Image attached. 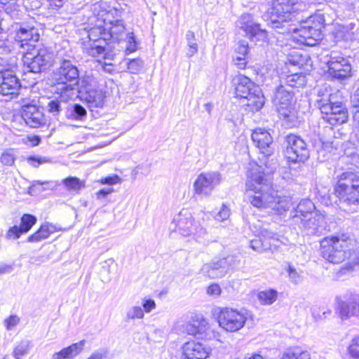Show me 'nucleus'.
Listing matches in <instances>:
<instances>
[{"label":"nucleus","instance_id":"44","mask_svg":"<svg viewBox=\"0 0 359 359\" xmlns=\"http://www.w3.org/2000/svg\"><path fill=\"white\" fill-rule=\"evenodd\" d=\"M36 218L35 216L29 214H25L21 217L20 228L24 233L28 232L36 224Z\"/></svg>","mask_w":359,"mask_h":359},{"label":"nucleus","instance_id":"57","mask_svg":"<svg viewBox=\"0 0 359 359\" xmlns=\"http://www.w3.org/2000/svg\"><path fill=\"white\" fill-rule=\"evenodd\" d=\"M207 294L214 297H217L220 295L222 289L217 283H212L207 287Z\"/></svg>","mask_w":359,"mask_h":359},{"label":"nucleus","instance_id":"7","mask_svg":"<svg viewBox=\"0 0 359 359\" xmlns=\"http://www.w3.org/2000/svg\"><path fill=\"white\" fill-rule=\"evenodd\" d=\"M78 93L90 108H101L104 103L105 95L97 79L90 75H85L79 79Z\"/></svg>","mask_w":359,"mask_h":359},{"label":"nucleus","instance_id":"59","mask_svg":"<svg viewBox=\"0 0 359 359\" xmlns=\"http://www.w3.org/2000/svg\"><path fill=\"white\" fill-rule=\"evenodd\" d=\"M142 306L144 312L149 313L156 308L155 301L151 299H144Z\"/></svg>","mask_w":359,"mask_h":359},{"label":"nucleus","instance_id":"52","mask_svg":"<svg viewBox=\"0 0 359 359\" xmlns=\"http://www.w3.org/2000/svg\"><path fill=\"white\" fill-rule=\"evenodd\" d=\"M287 271L288 273L289 279L292 283L298 284L302 280L301 274L294 266L289 265Z\"/></svg>","mask_w":359,"mask_h":359},{"label":"nucleus","instance_id":"27","mask_svg":"<svg viewBox=\"0 0 359 359\" xmlns=\"http://www.w3.org/2000/svg\"><path fill=\"white\" fill-rule=\"evenodd\" d=\"M303 226L308 229L309 233L316 234L321 232L325 223L324 217L321 215H318L316 212L311 215L310 217L306 218H302Z\"/></svg>","mask_w":359,"mask_h":359},{"label":"nucleus","instance_id":"39","mask_svg":"<svg viewBox=\"0 0 359 359\" xmlns=\"http://www.w3.org/2000/svg\"><path fill=\"white\" fill-rule=\"evenodd\" d=\"M62 184L67 190L77 193L85 187V182L76 177H68L64 179Z\"/></svg>","mask_w":359,"mask_h":359},{"label":"nucleus","instance_id":"36","mask_svg":"<svg viewBox=\"0 0 359 359\" xmlns=\"http://www.w3.org/2000/svg\"><path fill=\"white\" fill-rule=\"evenodd\" d=\"M315 209L313 203L309 199H304L299 202L296 208L295 217H303L306 218L309 215H313Z\"/></svg>","mask_w":359,"mask_h":359},{"label":"nucleus","instance_id":"58","mask_svg":"<svg viewBox=\"0 0 359 359\" xmlns=\"http://www.w3.org/2000/svg\"><path fill=\"white\" fill-rule=\"evenodd\" d=\"M120 182H121V179L116 175H111V176H107L106 177L102 178L100 180V182L101 184H109V185L116 184L119 183Z\"/></svg>","mask_w":359,"mask_h":359},{"label":"nucleus","instance_id":"48","mask_svg":"<svg viewBox=\"0 0 359 359\" xmlns=\"http://www.w3.org/2000/svg\"><path fill=\"white\" fill-rule=\"evenodd\" d=\"M60 102L61 101L58 98L50 100L47 105L48 111L53 116L58 115L62 110Z\"/></svg>","mask_w":359,"mask_h":359},{"label":"nucleus","instance_id":"29","mask_svg":"<svg viewBox=\"0 0 359 359\" xmlns=\"http://www.w3.org/2000/svg\"><path fill=\"white\" fill-rule=\"evenodd\" d=\"M247 42L244 39H239L235 49L233 62L235 65L240 69H245L247 65Z\"/></svg>","mask_w":359,"mask_h":359},{"label":"nucleus","instance_id":"38","mask_svg":"<svg viewBox=\"0 0 359 359\" xmlns=\"http://www.w3.org/2000/svg\"><path fill=\"white\" fill-rule=\"evenodd\" d=\"M278 298V292L273 289L260 291L257 294V299L262 305H271Z\"/></svg>","mask_w":359,"mask_h":359},{"label":"nucleus","instance_id":"6","mask_svg":"<svg viewBox=\"0 0 359 359\" xmlns=\"http://www.w3.org/2000/svg\"><path fill=\"white\" fill-rule=\"evenodd\" d=\"M318 108L324 114L323 118L331 125L342 124L348 120V111L336 96L327 88L320 90L316 100Z\"/></svg>","mask_w":359,"mask_h":359},{"label":"nucleus","instance_id":"41","mask_svg":"<svg viewBox=\"0 0 359 359\" xmlns=\"http://www.w3.org/2000/svg\"><path fill=\"white\" fill-rule=\"evenodd\" d=\"M351 102L353 107V124H359V88L352 95Z\"/></svg>","mask_w":359,"mask_h":359},{"label":"nucleus","instance_id":"23","mask_svg":"<svg viewBox=\"0 0 359 359\" xmlns=\"http://www.w3.org/2000/svg\"><path fill=\"white\" fill-rule=\"evenodd\" d=\"M22 118L30 128H39L46 123L44 114L38 106H30L22 111Z\"/></svg>","mask_w":359,"mask_h":359},{"label":"nucleus","instance_id":"63","mask_svg":"<svg viewBox=\"0 0 359 359\" xmlns=\"http://www.w3.org/2000/svg\"><path fill=\"white\" fill-rule=\"evenodd\" d=\"M19 102L22 107V111L25 109L26 108H28L30 106H37L34 103V100L30 101V100L28 98H22L20 99Z\"/></svg>","mask_w":359,"mask_h":359},{"label":"nucleus","instance_id":"12","mask_svg":"<svg viewBox=\"0 0 359 359\" xmlns=\"http://www.w3.org/2000/svg\"><path fill=\"white\" fill-rule=\"evenodd\" d=\"M328 67V73L334 78L344 79L351 75L349 61L337 52L332 51L324 57Z\"/></svg>","mask_w":359,"mask_h":359},{"label":"nucleus","instance_id":"26","mask_svg":"<svg viewBox=\"0 0 359 359\" xmlns=\"http://www.w3.org/2000/svg\"><path fill=\"white\" fill-rule=\"evenodd\" d=\"M248 39L254 45L263 46L268 42L267 32L258 24L248 25Z\"/></svg>","mask_w":359,"mask_h":359},{"label":"nucleus","instance_id":"45","mask_svg":"<svg viewBox=\"0 0 359 359\" xmlns=\"http://www.w3.org/2000/svg\"><path fill=\"white\" fill-rule=\"evenodd\" d=\"M144 316L143 309L139 306L130 307L126 312V318L128 320L142 319Z\"/></svg>","mask_w":359,"mask_h":359},{"label":"nucleus","instance_id":"56","mask_svg":"<svg viewBox=\"0 0 359 359\" xmlns=\"http://www.w3.org/2000/svg\"><path fill=\"white\" fill-rule=\"evenodd\" d=\"M15 158L13 154L9 151H5L1 156V162L8 166H11L14 163Z\"/></svg>","mask_w":359,"mask_h":359},{"label":"nucleus","instance_id":"61","mask_svg":"<svg viewBox=\"0 0 359 359\" xmlns=\"http://www.w3.org/2000/svg\"><path fill=\"white\" fill-rule=\"evenodd\" d=\"M114 191L113 188L102 189L96 192L97 199L101 200L105 198L107 195L111 194Z\"/></svg>","mask_w":359,"mask_h":359},{"label":"nucleus","instance_id":"60","mask_svg":"<svg viewBox=\"0 0 359 359\" xmlns=\"http://www.w3.org/2000/svg\"><path fill=\"white\" fill-rule=\"evenodd\" d=\"M108 351L106 349H99L90 355L87 359H103L107 357Z\"/></svg>","mask_w":359,"mask_h":359},{"label":"nucleus","instance_id":"46","mask_svg":"<svg viewBox=\"0 0 359 359\" xmlns=\"http://www.w3.org/2000/svg\"><path fill=\"white\" fill-rule=\"evenodd\" d=\"M348 359H359V337L352 339L348 347Z\"/></svg>","mask_w":359,"mask_h":359},{"label":"nucleus","instance_id":"30","mask_svg":"<svg viewBox=\"0 0 359 359\" xmlns=\"http://www.w3.org/2000/svg\"><path fill=\"white\" fill-rule=\"evenodd\" d=\"M288 46H290L287 41L285 46L283 47V52L287 55V62L285 63L287 65L301 68L304 63V59L302 57V55L301 54L300 51L297 50L298 48H294V46H292L293 50L291 52L287 53V50H289Z\"/></svg>","mask_w":359,"mask_h":359},{"label":"nucleus","instance_id":"22","mask_svg":"<svg viewBox=\"0 0 359 359\" xmlns=\"http://www.w3.org/2000/svg\"><path fill=\"white\" fill-rule=\"evenodd\" d=\"M210 326L208 320L201 315L192 318L191 323L187 325L186 332L188 334L198 338H208Z\"/></svg>","mask_w":359,"mask_h":359},{"label":"nucleus","instance_id":"10","mask_svg":"<svg viewBox=\"0 0 359 359\" xmlns=\"http://www.w3.org/2000/svg\"><path fill=\"white\" fill-rule=\"evenodd\" d=\"M250 76H248V107L259 111L265 103V97L259 84L264 81V74L255 67L250 68Z\"/></svg>","mask_w":359,"mask_h":359},{"label":"nucleus","instance_id":"4","mask_svg":"<svg viewBox=\"0 0 359 359\" xmlns=\"http://www.w3.org/2000/svg\"><path fill=\"white\" fill-rule=\"evenodd\" d=\"M354 243L344 234L325 237L320 241V255L330 263L340 264L351 257Z\"/></svg>","mask_w":359,"mask_h":359},{"label":"nucleus","instance_id":"33","mask_svg":"<svg viewBox=\"0 0 359 359\" xmlns=\"http://www.w3.org/2000/svg\"><path fill=\"white\" fill-rule=\"evenodd\" d=\"M234 93L236 97L247 98V76L238 74L233 79Z\"/></svg>","mask_w":359,"mask_h":359},{"label":"nucleus","instance_id":"20","mask_svg":"<svg viewBox=\"0 0 359 359\" xmlns=\"http://www.w3.org/2000/svg\"><path fill=\"white\" fill-rule=\"evenodd\" d=\"M21 88L20 80L15 74L4 73L0 74V94L13 97L18 95Z\"/></svg>","mask_w":359,"mask_h":359},{"label":"nucleus","instance_id":"53","mask_svg":"<svg viewBox=\"0 0 359 359\" xmlns=\"http://www.w3.org/2000/svg\"><path fill=\"white\" fill-rule=\"evenodd\" d=\"M236 27L238 32L236 35L245 36L247 35V22L245 21V16L242 15L238 20L236 22Z\"/></svg>","mask_w":359,"mask_h":359},{"label":"nucleus","instance_id":"50","mask_svg":"<svg viewBox=\"0 0 359 359\" xmlns=\"http://www.w3.org/2000/svg\"><path fill=\"white\" fill-rule=\"evenodd\" d=\"M143 67V61L140 58L131 60L128 63V69L132 74H137Z\"/></svg>","mask_w":359,"mask_h":359},{"label":"nucleus","instance_id":"49","mask_svg":"<svg viewBox=\"0 0 359 359\" xmlns=\"http://www.w3.org/2000/svg\"><path fill=\"white\" fill-rule=\"evenodd\" d=\"M27 163L35 168L39 167L40 165L49 163L50 160L48 157L45 156H32L27 158Z\"/></svg>","mask_w":359,"mask_h":359},{"label":"nucleus","instance_id":"31","mask_svg":"<svg viewBox=\"0 0 359 359\" xmlns=\"http://www.w3.org/2000/svg\"><path fill=\"white\" fill-rule=\"evenodd\" d=\"M86 115V109L79 104H70L65 111L66 118L72 121H83Z\"/></svg>","mask_w":359,"mask_h":359},{"label":"nucleus","instance_id":"55","mask_svg":"<svg viewBox=\"0 0 359 359\" xmlns=\"http://www.w3.org/2000/svg\"><path fill=\"white\" fill-rule=\"evenodd\" d=\"M25 233L24 231H22L20 226H13L11 227L8 231L6 233V238H14L17 239L19 238L20 235Z\"/></svg>","mask_w":359,"mask_h":359},{"label":"nucleus","instance_id":"51","mask_svg":"<svg viewBox=\"0 0 359 359\" xmlns=\"http://www.w3.org/2000/svg\"><path fill=\"white\" fill-rule=\"evenodd\" d=\"M230 209L226 205L223 204L219 212L215 216V219L218 222H224L230 217Z\"/></svg>","mask_w":359,"mask_h":359},{"label":"nucleus","instance_id":"28","mask_svg":"<svg viewBox=\"0 0 359 359\" xmlns=\"http://www.w3.org/2000/svg\"><path fill=\"white\" fill-rule=\"evenodd\" d=\"M339 316L342 320L355 316L359 318V298H355L349 302H341L339 308Z\"/></svg>","mask_w":359,"mask_h":359},{"label":"nucleus","instance_id":"5","mask_svg":"<svg viewBox=\"0 0 359 359\" xmlns=\"http://www.w3.org/2000/svg\"><path fill=\"white\" fill-rule=\"evenodd\" d=\"M334 194L343 208L355 210L359 205V175L353 172H344L334 187Z\"/></svg>","mask_w":359,"mask_h":359},{"label":"nucleus","instance_id":"54","mask_svg":"<svg viewBox=\"0 0 359 359\" xmlns=\"http://www.w3.org/2000/svg\"><path fill=\"white\" fill-rule=\"evenodd\" d=\"M19 323L20 318L16 315H11L4 320V325L8 330H13Z\"/></svg>","mask_w":359,"mask_h":359},{"label":"nucleus","instance_id":"3","mask_svg":"<svg viewBox=\"0 0 359 359\" xmlns=\"http://www.w3.org/2000/svg\"><path fill=\"white\" fill-rule=\"evenodd\" d=\"M273 103L276 107L279 118L287 128L296 127L300 120L295 107L296 101L292 89L283 85L278 86L274 92Z\"/></svg>","mask_w":359,"mask_h":359},{"label":"nucleus","instance_id":"2","mask_svg":"<svg viewBox=\"0 0 359 359\" xmlns=\"http://www.w3.org/2000/svg\"><path fill=\"white\" fill-rule=\"evenodd\" d=\"M248 199L257 208H271L278 214L287 210L291 205L289 196H281L272 183L271 172L266 165L248 162Z\"/></svg>","mask_w":359,"mask_h":359},{"label":"nucleus","instance_id":"9","mask_svg":"<svg viewBox=\"0 0 359 359\" xmlns=\"http://www.w3.org/2000/svg\"><path fill=\"white\" fill-rule=\"evenodd\" d=\"M170 230L177 231L184 236L198 234L199 236L206 234V230L194 223V218L188 210H183L176 215L169 226Z\"/></svg>","mask_w":359,"mask_h":359},{"label":"nucleus","instance_id":"24","mask_svg":"<svg viewBox=\"0 0 359 359\" xmlns=\"http://www.w3.org/2000/svg\"><path fill=\"white\" fill-rule=\"evenodd\" d=\"M251 139L255 145L258 147L263 154L269 155L271 153L270 145L273 140L269 133L264 128H256L251 135Z\"/></svg>","mask_w":359,"mask_h":359},{"label":"nucleus","instance_id":"43","mask_svg":"<svg viewBox=\"0 0 359 359\" xmlns=\"http://www.w3.org/2000/svg\"><path fill=\"white\" fill-rule=\"evenodd\" d=\"M29 350V341H22L14 348L13 355L15 359H21L22 357L27 355Z\"/></svg>","mask_w":359,"mask_h":359},{"label":"nucleus","instance_id":"62","mask_svg":"<svg viewBox=\"0 0 359 359\" xmlns=\"http://www.w3.org/2000/svg\"><path fill=\"white\" fill-rule=\"evenodd\" d=\"M114 56H115V53H113L112 51L107 50V48L104 46V52L103 53L100 54L97 57H102V59H104V61H106V60L111 61L114 60Z\"/></svg>","mask_w":359,"mask_h":359},{"label":"nucleus","instance_id":"19","mask_svg":"<svg viewBox=\"0 0 359 359\" xmlns=\"http://www.w3.org/2000/svg\"><path fill=\"white\" fill-rule=\"evenodd\" d=\"M54 79L58 84H65L75 81L78 86L79 82V72L77 67L69 60H63L60 67L54 73Z\"/></svg>","mask_w":359,"mask_h":359},{"label":"nucleus","instance_id":"11","mask_svg":"<svg viewBox=\"0 0 359 359\" xmlns=\"http://www.w3.org/2000/svg\"><path fill=\"white\" fill-rule=\"evenodd\" d=\"M286 141L285 155L289 161L304 162L309 158V150L302 138L294 134H290L286 137Z\"/></svg>","mask_w":359,"mask_h":359},{"label":"nucleus","instance_id":"47","mask_svg":"<svg viewBox=\"0 0 359 359\" xmlns=\"http://www.w3.org/2000/svg\"><path fill=\"white\" fill-rule=\"evenodd\" d=\"M123 40L126 41V51L128 53L135 52L137 48V43L133 32H128L126 34Z\"/></svg>","mask_w":359,"mask_h":359},{"label":"nucleus","instance_id":"35","mask_svg":"<svg viewBox=\"0 0 359 359\" xmlns=\"http://www.w3.org/2000/svg\"><path fill=\"white\" fill-rule=\"evenodd\" d=\"M280 359H311V354L300 346H294L285 351Z\"/></svg>","mask_w":359,"mask_h":359},{"label":"nucleus","instance_id":"40","mask_svg":"<svg viewBox=\"0 0 359 359\" xmlns=\"http://www.w3.org/2000/svg\"><path fill=\"white\" fill-rule=\"evenodd\" d=\"M305 83V76L299 73H294L288 75L286 78V85L285 86L292 89L294 87H299Z\"/></svg>","mask_w":359,"mask_h":359},{"label":"nucleus","instance_id":"13","mask_svg":"<svg viewBox=\"0 0 359 359\" xmlns=\"http://www.w3.org/2000/svg\"><path fill=\"white\" fill-rule=\"evenodd\" d=\"M106 33L104 25H97L88 31V41L83 43V48L91 56H98L104 52V46L107 40L104 39Z\"/></svg>","mask_w":359,"mask_h":359},{"label":"nucleus","instance_id":"34","mask_svg":"<svg viewBox=\"0 0 359 359\" xmlns=\"http://www.w3.org/2000/svg\"><path fill=\"white\" fill-rule=\"evenodd\" d=\"M17 69V58L15 56L4 55L0 57V74H4V73L15 74Z\"/></svg>","mask_w":359,"mask_h":359},{"label":"nucleus","instance_id":"25","mask_svg":"<svg viewBox=\"0 0 359 359\" xmlns=\"http://www.w3.org/2000/svg\"><path fill=\"white\" fill-rule=\"evenodd\" d=\"M86 340L83 339L79 342L62 348L61 351L53 354L51 359H74L83 351L86 344Z\"/></svg>","mask_w":359,"mask_h":359},{"label":"nucleus","instance_id":"14","mask_svg":"<svg viewBox=\"0 0 359 359\" xmlns=\"http://www.w3.org/2000/svg\"><path fill=\"white\" fill-rule=\"evenodd\" d=\"M222 177L219 172L210 171L198 175L194 183V191L197 195L210 196L212 190L220 183Z\"/></svg>","mask_w":359,"mask_h":359},{"label":"nucleus","instance_id":"16","mask_svg":"<svg viewBox=\"0 0 359 359\" xmlns=\"http://www.w3.org/2000/svg\"><path fill=\"white\" fill-rule=\"evenodd\" d=\"M232 262V257L213 260L205 264L202 266L201 269V273L210 278H221L229 272L231 267Z\"/></svg>","mask_w":359,"mask_h":359},{"label":"nucleus","instance_id":"8","mask_svg":"<svg viewBox=\"0 0 359 359\" xmlns=\"http://www.w3.org/2000/svg\"><path fill=\"white\" fill-rule=\"evenodd\" d=\"M53 60V54L46 48H32L24 53L22 61L29 70L39 73L47 69Z\"/></svg>","mask_w":359,"mask_h":359},{"label":"nucleus","instance_id":"42","mask_svg":"<svg viewBox=\"0 0 359 359\" xmlns=\"http://www.w3.org/2000/svg\"><path fill=\"white\" fill-rule=\"evenodd\" d=\"M186 39L189 46L187 56L192 57L198 52V44L196 41L195 34L194 32L189 30L186 34Z\"/></svg>","mask_w":359,"mask_h":359},{"label":"nucleus","instance_id":"37","mask_svg":"<svg viewBox=\"0 0 359 359\" xmlns=\"http://www.w3.org/2000/svg\"><path fill=\"white\" fill-rule=\"evenodd\" d=\"M62 85L61 88H57L60 90L57 98L62 102H67L76 95V92L78 93V88L75 87V85L67 83Z\"/></svg>","mask_w":359,"mask_h":359},{"label":"nucleus","instance_id":"1","mask_svg":"<svg viewBox=\"0 0 359 359\" xmlns=\"http://www.w3.org/2000/svg\"><path fill=\"white\" fill-rule=\"evenodd\" d=\"M298 0H273L271 7L268 10V24L277 32L287 34L289 45L294 48L316 46L322 39L324 16L316 13L297 27L293 22L297 20L295 6Z\"/></svg>","mask_w":359,"mask_h":359},{"label":"nucleus","instance_id":"32","mask_svg":"<svg viewBox=\"0 0 359 359\" xmlns=\"http://www.w3.org/2000/svg\"><path fill=\"white\" fill-rule=\"evenodd\" d=\"M54 231L55 228L51 224H43L37 231L28 237L27 241L31 243L41 241L48 238L50 233H53Z\"/></svg>","mask_w":359,"mask_h":359},{"label":"nucleus","instance_id":"21","mask_svg":"<svg viewBox=\"0 0 359 359\" xmlns=\"http://www.w3.org/2000/svg\"><path fill=\"white\" fill-rule=\"evenodd\" d=\"M106 33L104 34V39L107 41H120L123 39L126 33H125V27L122 21L116 20L113 21L108 18L103 20Z\"/></svg>","mask_w":359,"mask_h":359},{"label":"nucleus","instance_id":"18","mask_svg":"<svg viewBox=\"0 0 359 359\" xmlns=\"http://www.w3.org/2000/svg\"><path fill=\"white\" fill-rule=\"evenodd\" d=\"M181 359H208L210 355V348L200 342L189 341L181 346Z\"/></svg>","mask_w":359,"mask_h":359},{"label":"nucleus","instance_id":"15","mask_svg":"<svg viewBox=\"0 0 359 359\" xmlns=\"http://www.w3.org/2000/svg\"><path fill=\"white\" fill-rule=\"evenodd\" d=\"M217 318L219 326L227 332L240 330L245 322V318L243 314L228 307L219 309Z\"/></svg>","mask_w":359,"mask_h":359},{"label":"nucleus","instance_id":"64","mask_svg":"<svg viewBox=\"0 0 359 359\" xmlns=\"http://www.w3.org/2000/svg\"><path fill=\"white\" fill-rule=\"evenodd\" d=\"M339 4L341 6V8H344L346 9H351L354 4L355 1L354 0H339Z\"/></svg>","mask_w":359,"mask_h":359},{"label":"nucleus","instance_id":"17","mask_svg":"<svg viewBox=\"0 0 359 359\" xmlns=\"http://www.w3.org/2000/svg\"><path fill=\"white\" fill-rule=\"evenodd\" d=\"M40 35L38 29L34 27H21L15 33V40L23 52L36 48V43L39 40Z\"/></svg>","mask_w":359,"mask_h":359}]
</instances>
